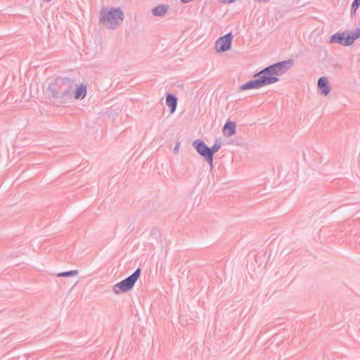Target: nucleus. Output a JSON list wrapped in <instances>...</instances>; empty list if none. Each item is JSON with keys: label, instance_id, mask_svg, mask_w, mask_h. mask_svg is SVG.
I'll use <instances>...</instances> for the list:
<instances>
[{"label": "nucleus", "instance_id": "f257e3e1", "mask_svg": "<svg viewBox=\"0 0 360 360\" xmlns=\"http://www.w3.org/2000/svg\"><path fill=\"white\" fill-rule=\"evenodd\" d=\"M77 84L73 79L58 77L49 86L51 96L60 104L65 103L72 98L74 89Z\"/></svg>", "mask_w": 360, "mask_h": 360}, {"label": "nucleus", "instance_id": "f03ea898", "mask_svg": "<svg viewBox=\"0 0 360 360\" xmlns=\"http://www.w3.org/2000/svg\"><path fill=\"white\" fill-rule=\"evenodd\" d=\"M124 19V13L120 8L103 7L99 12V22L109 30H115Z\"/></svg>", "mask_w": 360, "mask_h": 360}, {"label": "nucleus", "instance_id": "7ed1b4c3", "mask_svg": "<svg viewBox=\"0 0 360 360\" xmlns=\"http://www.w3.org/2000/svg\"><path fill=\"white\" fill-rule=\"evenodd\" d=\"M292 65L291 60H283L269 65L259 72V75H263L264 77H270L273 81L269 84H274L279 81L278 76L285 73Z\"/></svg>", "mask_w": 360, "mask_h": 360}, {"label": "nucleus", "instance_id": "20e7f679", "mask_svg": "<svg viewBox=\"0 0 360 360\" xmlns=\"http://www.w3.org/2000/svg\"><path fill=\"white\" fill-rule=\"evenodd\" d=\"M141 273V269L138 268L127 278L114 285L112 287V291L114 293L118 295L121 292H126L130 290L134 286L137 280L140 277Z\"/></svg>", "mask_w": 360, "mask_h": 360}, {"label": "nucleus", "instance_id": "39448f33", "mask_svg": "<svg viewBox=\"0 0 360 360\" xmlns=\"http://www.w3.org/2000/svg\"><path fill=\"white\" fill-rule=\"evenodd\" d=\"M254 77L255 79L241 85L239 87L240 90L244 91L248 89H259L262 86L269 85V82L273 81L270 77H264L263 75H259V72L256 73Z\"/></svg>", "mask_w": 360, "mask_h": 360}, {"label": "nucleus", "instance_id": "423d86ee", "mask_svg": "<svg viewBox=\"0 0 360 360\" xmlns=\"http://www.w3.org/2000/svg\"><path fill=\"white\" fill-rule=\"evenodd\" d=\"M233 40L231 32L219 37L215 42V49L217 52H225L230 49Z\"/></svg>", "mask_w": 360, "mask_h": 360}, {"label": "nucleus", "instance_id": "0eeeda50", "mask_svg": "<svg viewBox=\"0 0 360 360\" xmlns=\"http://www.w3.org/2000/svg\"><path fill=\"white\" fill-rule=\"evenodd\" d=\"M193 146L196 150V151L204 158V159L207 162V163L210 165V147L200 139H196L193 142Z\"/></svg>", "mask_w": 360, "mask_h": 360}, {"label": "nucleus", "instance_id": "6e6552de", "mask_svg": "<svg viewBox=\"0 0 360 360\" xmlns=\"http://www.w3.org/2000/svg\"><path fill=\"white\" fill-rule=\"evenodd\" d=\"M330 42L332 44H338L344 46H349L352 44L347 32L333 34L330 37Z\"/></svg>", "mask_w": 360, "mask_h": 360}, {"label": "nucleus", "instance_id": "1a4fd4ad", "mask_svg": "<svg viewBox=\"0 0 360 360\" xmlns=\"http://www.w3.org/2000/svg\"><path fill=\"white\" fill-rule=\"evenodd\" d=\"M317 85L321 93L324 96L328 95L331 91V87L326 77H321L318 80Z\"/></svg>", "mask_w": 360, "mask_h": 360}, {"label": "nucleus", "instance_id": "9d476101", "mask_svg": "<svg viewBox=\"0 0 360 360\" xmlns=\"http://www.w3.org/2000/svg\"><path fill=\"white\" fill-rule=\"evenodd\" d=\"M236 124L233 121L228 120L223 127V133L225 136L231 137L236 134Z\"/></svg>", "mask_w": 360, "mask_h": 360}, {"label": "nucleus", "instance_id": "9b49d317", "mask_svg": "<svg viewBox=\"0 0 360 360\" xmlns=\"http://www.w3.org/2000/svg\"><path fill=\"white\" fill-rule=\"evenodd\" d=\"M72 97L75 99H82L86 96V87L84 84H81L79 86H76L74 89Z\"/></svg>", "mask_w": 360, "mask_h": 360}, {"label": "nucleus", "instance_id": "f8f14e48", "mask_svg": "<svg viewBox=\"0 0 360 360\" xmlns=\"http://www.w3.org/2000/svg\"><path fill=\"white\" fill-rule=\"evenodd\" d=\"M166 104L170 108V112L173 113L177 105V98L175 95L168 94L166 96Z\"/></svg>", "mask_w": 360, "mask_h": 360}, {"label": "nucleus", "instance_id": "ddd939ff", "mask_svg": "<svg viewBox=\"0 0 360 360\" xmlns=\"http://www.w3.org/2000/svg\"><path fill=\"white\" fill-rule=\"evenodd\" d=\"M221 148V142L217 139L212 147H210V169L213 168V156Z\"/></svg>", "mask_w": 360, "mask_h": 360}, {"label": "nucleus", "instance_id": "4468645a", "mask_svg": "<svg viewBox=\"0 0 360 360\" xmlns=\"http://www.w3.org/2000/svg\"><path fill=\"white\" fill-rule=\"evenodd\" d=\"M168 11V6L165 4H160L152 9V13L155 16H163Z\"/></svg>", "mask_w": 360, "mask_h": 360}, {"label": "nucleus", "instance_id": "2eb2a0df", "mask_svg": "<svg viewBox=\"0 0 360 360\" xmlns=\"http://www.w3.org/2000/svg\"><path fill=\"white\" fill-rule=\"evenodd\" d=\"M350 40L352 41V44H354V41L360 37V27L355 29L354 31L347 32Z\"/></svg>", "mask_w": 360, "mask_h": 360}, {"label": "nucleus", "instance_id": "dca6fc26", "mask_svg": "<svg viewBox=\"0 0 360 360\" xmlns=\"http://www.w3.org/2000/svg\"><path fill=\"white\" fill-rule=\"evenodd\" d=\"M77 274H78L77 270H71V271H68L58 273L57 274V276H58V277H70V276H76Z\"/></svg>", "mask_w": 360, "mask_h": 360}, {"label": "nucleus", "instance_id": "f3484780", "mask_svg": "<svg viewBox=\"0 0 360 360\" xmlns=\"http://www.w3.org/2000/svg\"><path fill=\"white\" fill-rule=\"evenodd\" d=\"M360 6V0H354L352 4L350 14L352 16H354L356 15V10Z\"/></svg>", "mask_w": 360, "mask_h": 360}, {"label": "nucleus", "instance_id": "a211bd4d", "mask_svg": "<svg viewBox=\"0 0 360 360\" xmlns=\"http://www.w3.org/2000/svg\"><path fill=\"white\" fill-rule=\"evenodd\" d=\"M179 148H180V143L177 142L176 146L174 148V152L175 153H177L179 152Z\"/></svg>", "mask_w": 360, "mask_h": 360}, {"label": "nucleus", "instance_id": "6ab92c4d", "mask_svg": "<svg viewBox=\"0 0 360 360\" xmlns=\"http://www.w3.org/2000/svg\"><path fill=\"white\" fill-rule=\"evenodd\" d=\"M220 2L224 3V4H233L236 0H218Z\"/></svg>", "mask_w": 360, "mask_h": 360}, {"label": "nucleus", "instance_id": "aec40b11", "mask_svg": "<svg viewBox=\"0 0 360 360\" xmlns=\"http://www.w3.org/2000/svg\"><path fill=\"white\" fill-rule=\"evenodd\" d=\"M44 1H46V2H49V1H51V0H44Z\"/></svg>", "mask_w": 360, "mask_h": 360}]
</instances>
